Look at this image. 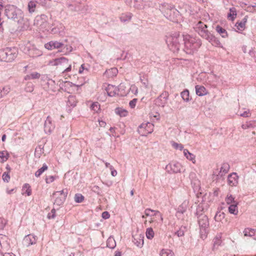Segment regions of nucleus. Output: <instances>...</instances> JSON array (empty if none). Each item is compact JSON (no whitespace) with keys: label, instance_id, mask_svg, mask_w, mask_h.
<instances>
[{"label":"nucleus","instance_id":"obj_1","mask_svg":"<svg viewBox=\"0 0 256 256\" xmlns=\"http://www.w3.org/2000/svg\"><path fill=\"white\" fill-rule=\"evenodd\" d=\"M193 28L202 38L207 40L212 45L222 47L220 40L208 30V26L204 22L200 20L194 25Z\"/></svg>","mask_w":256,"mask_h":256},{"label":"nucleus","instance_id":"obj_36","mask_svg":"<svg viewBox=\"0 0 256 256\" xmlns=\"http://www.w3.org/2000/svg\"><path fill=\"white\" fill-rule=\"evenodd\" d=\"M225 214L223 212H218L214 216V220L216 222H220L224 218Z\"/></svg>","mask_w":256,"mask_h":256},{"label":"nucleus","instance_id":"obj_53","mask_svg":"<svg viewBox=\"0 0 256 256\" xmlns=\"http://www.w3.org/2000/svg\"><path fill=\"white\" fill-rule=\"evenodd\" d=\"M240 116L244 117V118L250 117V110H248L244 111L243 113L240 114Z\"/></svg>","mask_w":256,"mask_h":256},{"label":"nucleus","instance_id":"obj_29","mask_svg":"<svg viewBox=\"0 0 256 256\" xmlns=\"http://www.w3.org/2000/svg\"><path fill=\"white\" fill-rule=\"evenodd\" d=\"M106 246L112 249L114 248L116 246V242L112 237H109L106 241Z\"/></svg>","mask_w":256,"mask_h":256},{"label":"nucleus","instance_id":"obj_17","mask_svg":"<svg viewBox=\"0 0 256 256\" xmlns=\"http://www.w3.org/2000/svg\"><path fill=\"white\" fill-rule=\"evenodd\" d=\"M238 176L234 172L228 176V184L230 186H236L238 183Z\"/></svg>","mask_w":256,"mask_h":256},{"label":"nucleus","instance_id":"obj_27","mask_svg":"<svg viewBox=\"0 0 256 256\" xmlns=\"http://www.w3.org/2000/svg\"><path fill=\"white\" fill-rule=\"evenodd\" d=\"M238 203H234V204L230 205L228 207V212L230 214H233L234 215L238 214Z\"/></svg>","mask_w":256,"mask_h":256},{"label":"nucleus","instance_id":"obj_51","mask_svg":"<svg viewBox=\"0 0 256 256\" xmlns=\"http://www.w3.org/2000/svg\"><path fill=\"white\" fill-rule=\"evenodd\" d=\"M2 180L4 182H8L10 180V176L8 174L4 172L2 176Z\"/></svg>","mask_w":256,"mask_h":256},{"label":"nucleus","instance_id":"obj_5","mask_svg":"<svg viewBox=\"0 0 256 256\" xmlns=\"http://www.w3.org/2000/svg\"><path fill=\"white\" fill-rule=\"evenodd\" d=\"M18 54L16 48H6L0 50V58L4 61L11 62L16 58Z\"/></svg>","mask_w":256,"mask_h":256},{"label":"nucleus","instance_id":"obj_15","mask_svg":"<svg viewBox=\"0 0 256 256\" xmlns=\"http://www.w3.org/2000/svg\"><path fill=\"white\" fill-rule=\"evenodd\" d=\"M132 242L137 246L142 248L144 243V236L141 234H136L132 236Z\"/></svg>","mask_w":256,"mask_h":256},{"label":"nucleus","instance_id":"obj_14","mask_svg":"<svg viewBox=\"0 0 256 256\" xmlns=\"http://www.w3.org/2000/svg\"><path fill=\"white\" fill-rule=\"evenodd\" d=\"M54 128V125L52 122V120L50 116H48L45 121L44 130L46 133H50Z\"/></svg>","mask_w":256,"mask_h":256},{"label":"nucleus","instance_id":"obj_21","mask_svg":"<svg viewBox=\"0 0 256 256\" xmlns=\"http://www.w3.org/2000/svg\"><path fill=\"white\" fill-rule=\"evenodd\" d=\"M248 18V16H246L242 20V21L240 22H237L235 26L236 27L237 29L239 30H242L245 28L246 23L247 22Z\"/></svg>","mask_w":256,"mask_h":256},{"label":"nucleus","instance_id":"obj_19","mask_svg":"<svg viewBox=\"0 0 256 256\" xmlns=\"http://www.w3.org/2000/svg\"><path fill=\"white\" fill-rule=\"evenodd\" d=\"M244 236H250L256 240V229L246 228L244 230Z\"/></svg>","mask_w":256,"mask_h":256},{"label":"nucleus","instance_id":"obj_26","mask_svg":"<svg viewBox=\"0 0 256 256\" xmlns=\"http://www.w3.org/2000/svg\"><path fill=\"white\" fill-rule=\"evenodd\" d=\"M77 100L76 96H70L67 101V105L74 107L76 106Z\"/></svg>","mask_w":256,"mask_h":256},{"label":"nucleus","instance_id":"obj_9","mask_svg":"<svg viewBox=\"0 0 256 256\" xmlns=\"http://www.w3.org/2000/svg\"><path fill=\"white\" fill-rule=\"evenodd\" d=\"M154 125L150 122L142 124L138 128V132L142 136H146L153 132Z\"/></svg>","mask_w":256,"mask_h":256},{"label":"nucleus","instance_id":"obj_11","mask_svg":"<svg viewBox=\"0 0 256 256\" xmlns=\"http://www.w3.org/2000/svg\"><path fill=\"white\" fill-rule=\"evenodd\" d=\"M169 94L167 92H164L155 100L156 104L159 106L164 107L166 104Z\"/></svg>","mask_w":256,"mask_h":256},{"label":"nucleus","instance_id":"obj_55","mask_svg":"<svg viewBox=\"0 0 256 256\" xmlns=\"http://www.w3.org/2000/svg\"><path fill=\"white\" fill-rule=\"evenodd\" d=\"M136 102H137L136 98H134L132 100H130L129 102L130 106L131 108H134L136 106Z\"/></svg>","mask_w":256,"mask_h":256},{"label":"nucleus","instance_id":"obj_54","mask_svg":"<svg viewBox=\"0 0 256 256\" xmlns=\"http://www.w3.org/2000/svg\"><path fill=\"white\" fill-rule=\"evenodd\" d=\"M254 8V10L256 12V5H252V6H248L246 7V11L250 12H254V10H252V8Z\"/></svg>","mask_w":256,"mask_h":256},{"label":"nucleus","instance_id":"obj_10","mask_svg":"<svg viewBox=\"0 0 256 256\" xmlns=\"http://www.w3.org/2000/svg\"><path fill=\"white\" fill-rule=\"evenodd\" d=\"M197 218L200 231L202 232L203 230L205 232L206 228L209 226V222L208 216L206 214H199Z\"/></svg>","mask_w":256,"mask_h":256},{"label":"nucleus","instance_id":"obj_61","mask_svg":"<svg viewBox=\"0 0 256 256\" xmlns=\"http://www.w3.org/2000/svg\"><path fill=\"white\" fill-rule=\"evenodd\" d=\"M154 210H152L150 208H146L145 211H144V214H145L146 216H150V212H154Z\"/></svg>","mask_w":256,"mask_h":256},{"label":"nucleus","instance_id":"obj_40","mask_svg":"<svg viewBox=\"0 0 256 256\" xmlns=\"http://www.w3.org/2000/svg\"><path fill=\"white\" fill-rule=\"evenodd\" d=\"M146 236L148 239L151 240L154 238V232L152 228H149L146 230Z\"/></svg>","mask_w":256,"mask_h":256},{"label":"nucleus","instance_id":"obj_32","mask_svg":"<svg viewBox=\"0 0 256 256\" xmlns=\"http://www.w3.org/2000/svg\"><path fill=\"white\" fill-rule=\"evenodd\" d=\"M186 230V226H181L179 229L175 232V234L178 237L182 236H184Z\"/></svg>","mask_w":256,"mask_h":256},{"label":"nucleus","instance_id":"obj_41","mask_svg":"<svg viewBox=\"0 0 256 256\" xmlns=\"http://www.w3.org/2000/svg\"><path fill=\"white\" fill-rule=\"evenodd\" d=\"M160 256H174V255L170 250H162L160 252Z\"/></svg>","mask_w":256,"mask_h":256},{"label":"nucleus","instance_id":"obj_56","mask_svg":"<svg viewBox=\"0 0 256 256\" xmlns=\"http://www.w3.org/2000/svg\"><path fill=\"white\" fill-rule=\"evenodd\" d=\"M6 224V221L4 219L0 218V230H2L4 228Z\"/></svg>","mask_w":256,"mask_h":256},{"label":"nucleus","instance_id":"obj_16","mask_svg":"<svg viewBox=\"0 0 256 256\" xmlns=\"http://www.w3.org/2000/svg\"><path fill=\"white\" fill-rule=\"evenodd\" d=\"M50 64L52 66H63L64 67L68 65V60L64 57H60V58H55L50 62Z\"/></svg>","mask_w":256,"mask_h":256},{"label":"nucleus","instance_id":"obj_8","mask_svg":"<svg viewBox=\"0 0 256 256\" xmlns=\"http://www.w3.org/2000/svg\"><path fill=\"white\" fill-rule=\"evenodd\" d=\"M164 12V16L173 22H178V20L176 18L179 16V12L173 6H168V8Z\"/></svg>","mask_w":256,"mask_h":256},{"label":"nucleus","instance_id":"obj_48","mask_svg":"<svg viewBox=\"0 0 256 256\" xmlns=\"http://www.w3.org/2000/svg\"><path fill=\"white\" fill-rule=\"evenodd\" d=\"M52 44L54 48H58L63 46V44L56 41H52Z\"/></svg>","mask_w":256,"mask_h":256},{"label":"nucleus","instance_id":"obj_37","mask_svg":"<svg viewBox=\"0 0 256 256\" xmlns=\"http://www.w3.org/2000/svg\"><path fill=\"white\" fill-rule=\"evenodd\" d=\"M226 204L229 205L234 204V203H238L234 200V198L231 194L227 196V197L226 198Z\"/></svg>","mask_w":256,"mask_h":256},{"label":"nucleus","instance_id":"obj_34","mask_svg":"<svg viewBox=\"0 0 256 256\" xmlns=\"http://www.w3.org/2000/svg\"><path fill=\"white\" fill-rule=\"evenodd\" d=\"M40 73L38 72H34L30 74L27 75L25 77L26 80H30V79H38L40 78Z\"/></svg>","mask_w":256,"mask_h":256},{"label":"nucleus","instance_id":"obj_2","mask_svg":"<svg viewBox=\"0 0 256 256\" xmlns=\"http://www.w3.org/2000/svg\"><path fill=\"white\" fill-rule=\"evenodd\" d=\"M184 48L183 50L188 54H193L201 46V40L188 34L184 36Z\"/></svg>","mask_w":256,"mask_h":256},{"label":"nucleus","instance_id":"obj_3","mask_svg":"<svg viewBox=\"0 0 256 256\" xmlns=\"http://www.w3.org/2000/svg\"><path fill=\"white\" fill-rule=\"evenodd\" d=\"M184 36L175 33L166 37V42L171 51L176 52L180 50L183 44Z\"/></svg>","mask_w":256,"mask_h":256},{"label":"nucleus","instance_id":"obj_50","mask_svg":"<svg viewBox=\"0 0 256 256\" xmlns=\"http://www.w3.org/2000/svg\"><path fill=\"white\" fill-rule=\"evenodd\" d=\"M56 210L52 208L51 210V212L48 214V218L49 219L54 218L56 217Z\"/></svg>","mask_w":256,"mask_h":256},{"label":"nucleus","instance_id":"obj_23","mask_svg":"<svg viewBox=\"0 0 256 256\" xmlns=\"http://www.w3.org/2000/svg\"><path fill=\"white\" fill-rule=\"evenodd\" d=\"M118 70L116 68H113L108 70H106L104 74L108 78H112L116 76Z\"/></svg>","mask_w":256,"mask_h":256},{"label":"nucleus","instance_id":"obj_46","mask_svg":"<svg viewBox=\"0 0 256 256\" xmlns=\"http://www.w3.org/2000/svg\"><path fill=\"white\" fill-rule=\"evenodd\" d=\"M204 210V208L202 206V205L201 204H199L196 208V214L198 216L199 214H200L202 213V212Z\"/></svg>","mask_w":256,"mask_h":256},{"label":"nucleus","instance_id":"obj_20","mask_svg":"<svg viewBox=\"0 0 256 256\" xmlns=\"http://www.w3.org/2000/svg\"><path fill=\"white\" fill-rule=\"evenodd\" d=\"M196 94L198 96H204L208 94V90L206 88L202 86L196 85L195 87Z\"/></svg>","mask_w":256,"mask_h":256},{"label":"nucleus","instance_id":"obj_45","mask_svg":"<svg viewBox=\"0 0 256 256\" xmlns=\"http://www.w3.org/2000/svg\"><path fill=\"white\" fill-rule=\"evenodd\" d=\"M9 156V154L7 151H0V158L3 160H6Z\"/></svg>","mask_w":256,"mask_h":256},{"label":"nucleus","instance_id":"obj_31","mask_svg":"<svg viewBox=\"0 0 256 256\" xmlns=\"http://www.w3.org/2000/svg\"><path fill=\"white\" fill-rule=\"evenodd\" d=\"M132 14L130 12L122 14L120 16V20L122 22H126L130 20Z\"/></svg>","mask_w":256,"mask_h":256},{"label":"nucleus","instance_id":"obj_6","mask_svg":"<svg viewBox=\"0 0 256 256\" xmlns=\"http://www.w3.org/2000/svg\"><path fill=\"white\" fill-rule=\"evenodd\" d=\"M34 24L42 32L48 30L50 28L49 24L48 22V17L44 14L36 16L34 20Z\"/></svg>","mask_w":256,"mask_h":256},{"label":"nucleus","instance_id":"obj_4","mask_svg":"<svg viewBox=\"0 0 256 256\" xmlns=\"http://www.w3.org/2000/svg\"><path fill=\"white\" fill-rule=\"evenodd\" d=\"M4 14L8 19L20 22L23 19V12L21 10L13 5H9L5 8Z\"/></svg>","mask_w":256,"mask_h":256},{"label":"nucleus","instance_id":"obj_18","mask_svg":"<svg viewBox=\"0 0 256 256\" xmlns=\"http://www.w3.org/2000/svg\"><path fill=\"white\" fill-rule=\"evenodd\" d=\"M230 169V166L228 163H224L222 164L220 170L217 174L218 178L222 177L224 175L228 173Z\"/></svg>","mask_w":256,"mask_h":256},{"label":"nucleus","instance_id":"obj_24","mask_svg":"<svg viewBox=\"0 0 256 256\" xmlns=\"http://www.w3.org/2000/svg\"><path fill=\"white\" fill-rule=\"evenodd\" d=\"M28 54L30 57L36 58L41 56L42 54V52L40 50L38 49L32 48L29 50Z\"/></svg>","mask_w":256,"mask_h":256},{"label":"nucleus","instance_id":"obj_30","mask_svg":"<svg viewBox=\"0 0 256 256\" xmlns=\"http://www.w3.org/2000/svg\"><path fill=\"white\" fill-rule=\"evenodd\" d=\"M184 154L187 159L192 161L193 163L194 162V160H195V156L190 152L187 149L184 150Z\"/></svg>","mask_w":256,"mask_h":256},{"label":"nucleus","instance_id":"obj_42","mask_svg":"<svg viewBox=\"0 0 256 256\" xmlns=\"http://www.w3.org/2000/svg\"><path fill=\"white\" fill-rule=\"evenodd\" d=\"M230 12L228 14V17H230V19L232 20H233L234 19L235 16L236 15V9L235 8L233 7V8H230Z\"/></svg>","mask_w":256,"mask_h":256},{"label":"nucleus","instance_id":"obj_60","mask_svg":"<svg viewBox=\"0 0 256 256\" xmlns=\"http://www.w3.org/2000/svg\"><path fill=\"white\" fill-rule=\"evenodd\" d=\"M54 180V176H50L48 178H46V181L47 184L52 182Z\"/></svg>","mask_w":256,"mask_h":256},{"label":"nucleus","instance_id":"obj_58","mask_svg":"<svg viewBox=\"0 0 256 256\" xmlns=\"http://www.w3.org/2000/svg\"><path fill=\"white\" fill-rule=\"evenodd\" d=\"M44 47L46 48L48 50H52L53 48V46H52V41L46 43L44 45Z\"/></svg>","mask_w":256,"mask_h":256},{"label":"nucleus","instance_id":"obj_47","mask_svg":"<svg viewBox=\"0 0 256 256\" xmlns=\"http://www.w3.org/2000/svg\"><path fill=\"white\" fill-rule=\"evenodd\" d=\"M221 242L220 237H216L214 240V249L215 248L216 246H219Z\"/></svg>","mask_w":256,"mask_h":256},{"label":"nucleus","instance_id":"obj_39","mask_svg":"<svg viewBox=\"0 0 256 256\" xmlns=\"http://www.w3.org/2000/svg\"><path fill=\"white\" fill-rule=\"evenodd\" d=\"M25 190H26V191L24 192L25 194H26L28 196L31 195V194H32V190L30 188V186L29 185V184H25L24 185V186L22 187V190L24 191ZM23 194H24V192L23 193Z\"/></svg>","mask_w":256,"mask_h":256},{"label":"nucleus","instance_id":"obj_63","mask_svg":"<svg viewBox=\"0 0 256 256\" xmlns=\"http://www.w3.org/2000/svg\"><path fill=\"white\" fill-rule=\"evenodd\" d=\"M3 256H16V255L12 252H6L4 254Z\"/></svg>","mask_w":256,"mask_h":256},{"label":"nucleus","instance_id":"obj_13","mask_svg":"<svg viewBox=\"0 0 256 256\" xmlns=\"http://www.w3.org/2000/svg\"><path fill=\"white\" fill-rule=\"evenodd\" d=\"M36 242V238L33 234H28L26 236L23 240L24 244L27 247L30 245L34 244Z\"/></svg>","mask_w":256,"mask_h":256},{"label":"nucleus","instance_id":"obj_33","mask_svg":"<svg viewBox=\"0 0 256 256\" xmlns=\"http://www.w3.org/2000/svg\"><path fill=\"white\" fill-rule=\"evenodd\" d=\"M48 167L46 164H43L42 166L39 168L36 172L35 176L36 177H39L40 175L46 170H47Z\"/></svg>","mask_w":256,"mask_h":256},{"label":"nucleus","instance_id":"obj_22","mask_svg":"<svg viewBox=\"0 0 256 256\" xmlns=\"http://www.w3.org/2000/svg\"><path fill=\"white\" fill-rule=\"evenodd\" d=\"M188 203L189 202L188 200H184V202L178 206L177 213L182 214L185 212L188 207Z\"/></svg>","mask_w":256,"mask_h":256},{"label":"nucleus","instance_id":"obj_25","mask_svg":"<svg viewBox=\"0 0 256 256\" xmlns=\"http://www.w3.org/2000/svg\"><path fill=\"white\" fill-rule=\"evenodd\" d=\"M216 30L223 38L228 37V33L226 30L222 26L218 25L216 28Z\"/></svg>","mask_w":256,"mask_h":256},{"label":"nucleus","instance_id":"obj_57","mask_svg":"<svg viewBox=\"0 0 256 256\" xmlns=\"http://www.w3.org/2000/svg\"><path fill=\"white\" fill-rule=\"evenodd\" d=\"M102 216L104 219H108L110 217V214L108 212L105 211L102 213Z\"/></svg>","mask_w":256,"mask_h":256},{"label":"nucleus","instance_id":"obj_64","mask_svg":"<svg viewBox=\"0 0 256 256\" xmlns=\"http://www.w3.org/2000/svg\"><path fill=\"white\" fill-rule=\"evenodd\" d=\"M122 256V252L118 250H116L115 252V254L114 256Z\"/></svg>","mask_w":256,"mask_h":256},{"label":"nucleus","instance_id":"obj_38","mask_svg":"<svg viewBox=\"0 0 256 256\" xmlns=\"http://www.w3.org/2000/svg\"><path fill=\"white\" fill-rule=\"evenodd\" d=\"M181 96L183 100L185 102L189 101V92L187 90H185L181 92Z\"/></svg>","mask_w":256,"mask_h":256},{"label":"nucleus","instance_id":"obj_28","mask_svg":"<svg viewBox=\"0 0 256 256\" xmlns=\"http://www.w3.org/2000/svg\"><path fill=\"white\" fill-rule=\"evenodd\" d=\"M115 112L116 114L119 115L121 117L126 116L128 114V112L126 110L120 108H116Z\"/></svg>","mask_w":256,"mask_h":256},{"label":"nucleus","instance_id":"obj_7","mask_svg":"<svg viewBox=\"0 0 256 256\" xmlns=\"http://www.w3.org/2000/svg\"><path fill=\"white\" fill-rule=\"evenodd\" d=\"M68 195V190H63L56 192L53 193L52 196L55 198L54 204L60 206L62 205L66 200Z\"/></svg>","mask_w":256,"mask_h":256},{"label":"nucleus","instance_id":"obj_35","mask_svg":"<svg viewBox=\"0 0 256 256\" xmlns=\"http://www.w3.org/2000/svg\"><path fill=\"white\" fill-rule=\"evenodd\" d=\"M36 6V2L30 1L28 4V10L30 13H32L35 11V8Z\"/></svg>","mask_w":256,"mask_h":256},{"label":"nucleus","instance_id":"obj_52","mask_svg":"<svg viewBox=\"0 0 256 256\" xmlns=\"http://www.w3.org/2000/svg\"><path fill=\"white\" fill-rule=\"evenodd\" d=\"M154 215L156 218H159L161 222H163V218H162V214H161V213L159 211H158V210H154Z\"/></svg>","mask_w":256,"mask_h":256},{"label":"nucleus","instance_id":"obj_59","mask_svg":"<svg viewBox=\"0 0 256 256\" xmlns=\"http://www.w3.org/2000/svg\"><path fill=\"white\" fill-rule=\"evenodd\" d=\"M110 170H111V174L113 176H115L117 174V171L114 169L113 166H110Z\"/></svg>","mask_w":256,"mask_h":256},{"label":"nucleus","instance_id":"obj_43","mask_svg":"<svg viewBox=\"0 0 256 256\" xmlns=\"http://www.w3.org/2000/svg\"><path fill=\"white\" fill-rule=\"evenodd\" d=\"M74 198L76 202L80 203L84 200V196L80 194H76Z\"/></svg>","mask_w":256,"mask_h":256},{"label":"nucleus","instance_id":"obj_12","mask_svg":"<svg viewBox=\"0 0 256 256\" xmlns=\"http://www.w3.org/2000/svg\"><path fill=\"white\" fill-rule=\"evenodd\" d=\"M182 166L178 162H171L168 164L166 168L170 173H178L181 171Z\"/></svg>","mask_w":256,"mask_h":256},{"label":"nucleus","instance_id":"obj_49","mask_svg":"<svg viewBox=\"0 0 256 256\" xmlns=\"http://www.w3.org/2000/svg\"><path fill=\"white\" fill-rule=\"evenodd\" d=\"M172 146L174 148L176 149L180 150H182L184 148V146L182 144H178L175 142H172Z\"/></svg>","mask_w":256,"mask_h":256},{"label":"nucleus","instance_id":"obj_44","mask_svg":"<svg viewBox=\"0 0 256 256\" xmlns=\"http://www.w3.org/2000/svg\"><path fill=\"white\" fill-rule=\"evenodd\" d=\"M90 108L92 110L97 112L100 109V105L98 102H93L90 106Z\"/></svg>","mask_w":256,"mask_h":256},{"label":"nucleus","instance_id":"obj_62","mask_svg":"<svg viewBox=\"0 0 256 256\" xmlns=\"http://www.w3.org/2000/svg\"><path fill=\"white\" fill-rule=\"evenodd\" d=\"M92 190L94 192H96L98 193L99 192V190H100V188L98 186H94L93 187H92Z\"/></svg>","mask_w":256,"mask_h":256}]
</instances>
